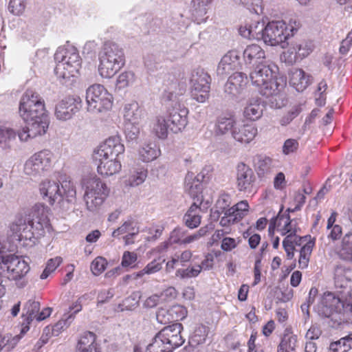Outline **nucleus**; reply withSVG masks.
Returning a JSON list of instances; mask_svg holds the SVG:
<instances>
[{
  "mask_svg": "<svg viewBox=\"0 0 352 352\" xmlns=\"http://www.w3.org/2000/svg\"><path fill=\"white\" fill-rule=\"evenodd\" d=\"M19 114L26 125L18 131L21 141L44 135L49 126L48 114L45 108L44 100L32 90H27L19 104Z\"/></svg>",
  "mask_w": 352,
  "mask_h": 352,
  "instance_id": "nucleus-1",
  "label": "nucleus"
},
{
  "mask_svg": "<svg viewBox=\"0 0 352 352\" xmlns=\"http://www.w3.org/2000/svg\"><path fill=\"white\" fill-rule=\"evenodd\" d=\"M163 98L166 101L173 102V104L168 107V121L170 123V131L177 133L185 129L188 124V109L177 100V95L182 94L177 92L178 82L173 76H168L167 82L164 83Z\"/></svg>",
  "mask_w": 352,
  "mask_h": 352,
  "instance_id": "nucleus-2",
  "label": "nucleus"
},
{
  "mask_svg": "<svg viewBox=\"0 0 352 352\" xmlns=\"http://www.w3.org/2000/svg\"><path fill=\"white\" fill-rule=\"evenodd\" d=\"M315 310L321 317L340 322L342 320V316L347 318L352 317V298L343 300L334 293H324Z\"/></svg>",
  "mask_w": 352,
  "mask_h": 352,
  "instance_id": "nucleus-3",
  "label": "nucleus"
},
{
  "mask_svg": "<svg viewBox=\"0 0 352 352\" xmlns=\"http://www.w3.org/2000/svg\"><path fill=\"white\" fill-rule=\"evenodd\" d=\"M98 72L102 78L113 77L125 64L123 49L117 43L107 42L99 53Z\"/></svg>",
  "mask_w": 352,
  "mask_h": 352,
  "instance_id": "nucleus-4",
  "label": "nucleus"
},
{
  "mask_svg": "<svg viewBox=\"0 0 352 352\" xmlns=\"http://www.w3.org/2000/svg\"><path fill=\"white\" fill-rule=\"evenodd\" d=\"M288 25L283 21H272L269 22L265 28L263 24H260V36L263 40L265 43L271 45L276 46L281 45L282 48H285L289 45L287 40L290 36H293L294 32H296L299 27V23L296 21H294V25Z\"/></svg>",
  "mask_w": 352,
  "mask_h": 352,
  "instance_id": "nucleus-5",
  "label": "nucleus"
},
{
  "mask_svg": "<svg viewBox=\"0 0 352 352\" xmlns=\"http://www.w3.org/2000/svg\"><path fill=\"white\" fill-rule=\"evenodd\" d=\"M54 59L57 63L54 73L58 78L69 79L79 73L81 59L75 47H59L54 54Z\"/></svg>",
  "mask_w": 352,
  "mask_h": 352,
  "instance_id": "nucleus-6",
  "label": "nucleus"
},
{
  "mask_svg": "<svg viewBox=\"0 0 352 352\" xmlns=\"http://www.w3.org/2000/svg\"><path fill=\"white\" fill-rule=\"evenodd\" d=\"M253 85L258 88L260 94L270 97L278 95L284 87L274 79L273 71L269 65L258 64L250 74Z\"/></svg>",
  "mask_w": 352,
  "mask_h": 352,
  "instance_id": "nucleus-7",
  "label": "nucleus"
},
{
  "mask_svg": "<svg viewBox=\"0 0 352 352\" xmlns=\"http://www.w3.org/2000/svg\"><path fill=\"white\" fill-rule=\"evenodd\" d=\"M0 265V274L6 273L7 278L14 281L18 288H23L27 285L28 281L25 277L30 267L25 261L10 254L7 256Z\"/></svg>",
  "mask_w": 352,
  "mask_h": 352,
  "instance_id": "nucleus-8",
  "label": "nucleus"
},
{
  "mask_svg": "<svg viewBox=\"0 0 352 352\" xmlns=\"http://www.w3.org/2000/svg\"><path fill=\"white\" fill-rule=\"evenodd\" d=\"M87 111L92 113L107 111L112 107V96L100 84H95L88 87L86 91Z\"/></svg>",
  "mask_w": 352,
  "mask_h": 352,
  "instance_id": "nucleus-9",
  "label": "nucleus"
},
{
  "mask_svg": "<svg viewBox=\"0 0 352 352\" xmlns=\"http://www.w3.org/2000/svg\"><path fill=\"white\" fill-rule=\"evenodd\" d=\"M84 199L90 211L96 210L104 202L109 194V188L99 178L89 177L85 184Z\"/></svg>",
  "mask_w": 352,
  "mask_h": 352,
  "instance_id": "nucleus-10",
  "label": "nucleus"
},
{
  "mask_svg": "<svg viewBox=\"0 0 352 352\" xmlns=\"http://www.w3.org/2000/svg\"><path fill=\"white\" fill-rule=\"evenodd\" d=\"M210 76L201 67L192 70L189 76L192 98L199 102H205L209 98Z\"/></svg>",
  "mask_w": 352,
  "mask_h": 352,
  "instance_id": "nucleus-11",
  "label": "nucleus"
},
{
  "mask_svg": "<svg viewBox=\"0 0 352 352\" xmlns=\"http://www.w3.org/2000/svg\"><path fill=\"white\" fill-rule=\"evenodd\" d=\"M49 208L43 204H36L28 214H25L27 224L29 226V234H25V238L31 239L35 235L39 236L44 234V230L49 225Z\"/></svg>",
  "mask_w": 352,
  "mask_h": 352,
  "instance_id": "nucleus-12",
  "label": "nucleus"
},
{
  "mask_svg": "<svg viewBox=\"0 0 352 352\" xmlns=\"http://www.w3.org/2000/svg\"><path fill=\"white\" fill-rule=\"evenodd\" d=\"M53 153L47 149L34 153L25 163L24 173L32 177L43 175L52 164Z\"/></svg>",
  "mask_w": 352,
  "mask_h": 352,
  "instance_id": "nucleus-13",
  "label": "nucleus"
},
{
  "mask_svg": "<svg viewBox=\"0 0 352 352\" xmlns=\"http://www.w3.org/2000/svg\"><path fill=\"white\" fill-rule=\"evenodd\" d=\"M79 96H67L60 100L55 109V116L59 120L66 121L72 118L82 107Z\"/></svg>",
  "mask_w": 352,
  "mask_h": 352,
  "instance_id": "nucleus-14",
  "label": "nucleus"
},
{
  "mask_svg": "<svg viewBox=\"0 0 352 352\" xmlns=\"http://www.w3.org/2000/svg\"><path fill=\"white\" fill-rule=\"evenodd\" d=\"M124 151V146L120 142L118 136L110 137L94 151L93 158L94 160H101L102 157H117Z\"/></svg>",
  "mask_w": 352,
  "mask_h": 352,
  "instance_id": "nucleus-15",
  "label": "nucleus"
},
{
  "mask_svg": "<svg viewBox=\"0 0 352 352\" xmlns=\"http://www.w3.org/2000/svg\"><path fill=\"white\" fill-rule=\"evenodd\" d=\"M183 326L181 323H174L164 327L157 334L167 344L169 351H174L176 348L182 346L184 342L181 333Z\"/></svg>",
  "mask_w": 352,
  "mask_h": 352,
  "instance_id": "nucleus-16",
  "label": "nucleus"
},
{
  "mask_svg": "<svg viewBox=\"0 0 352 352\" xmlns=\"http://www.w3.org/2000/svg\"><path fill=\"white\" fill-rule=\"evenodd\" d=\"M256 176L252 169L241 162L236 167V186L239 191L251 193L254 190Z\"/></svg>",
  "mask_w": 352,
  "mask_h": 352,
  "instance_id": "nucleus-17",
  "label": "nucleus"
},
{
  "mask_svg": "<svg viewBox=\"0 0 352 352\" xmlns=\"http://www.w3.org/2000/svg\"><path fill=\"white\" fill-rule=\"evenodd\" d=\"M248 82L247 76L242 72H235L228 79L224 85V92L230 98H234L240 95Z\"/></svg>",
  "mask_w": 352,
  "mask_h": 352,
  "instance_id": "nucleus-18",
  "label": "nucleus"
},
{
  "mask_svg": "<svg viewBox=\"0 0 352 352\" xmlns=\"http://www.w3.org/2000/svg\"><path fill=\"white\" fill-rule=\"evenodd\" d=\"M240 53L236 50L228 52L221 59L217 69V75L225 76L240 66Z\"/></svg>",
  "mask_w": 352,
  "mask_h": 352,
  "instance_id": "nucleus-19",
  "label": "nucleus"
},
{
  "mask_svg": "<svg viewBox=\"0 0 352 352\" xmlns=\"http://www.w3.org/2000/svg\"><path fill=\"white\" fill-rule=\"evenodd\" d=\"M41 194L43 197H47L48 201L53 205L56 201L63 200L62 191L57 182L45 180L41 183L39 186Z\"/></svg>",
  "mask_w": 352,
  "mask_h": 352,
  "instance_id": "nucleus-20",
  "label": "nucleus"
},
{
  "mask_svg": "<svg viewBox=\"0 0 352 352\" xmlns=\"http://www.w3.org/2000/svg\"><path fill=\"white\" fill-rule=\"evenodd\" d=\"M289 84L298 92L303 91L311 83V76L298 68H293L289 72Z\"/></svg>",
  "mask_w": 352,
  "mask_h": 352,
  "instance_id": "nucleus-21",
  "label": "nucleus"
},
{
  "mask_svg": "<svg viewBox=\"0 0 352 352\" xmlns=\"http://www.w3.org/2000/svg\"><path fill=\"white\" fill-rule=\"evenodd\" d=\"M186 311L181 305H174L170 309H160L156 313V318L160 323L166 324L170 320H178L185 317Z\"/></svg>",
  "mask_w": 352,
  "mask_h": 352,
  "instance_id": "nucleus-22",
  "label": "nucleus"
},
{
  "mask_svg": "<svg viewBox=\"0 0 352 352\" xmlns=\"http://www.w3.org/2000/svg\"><path fill=\"white\" fill-rule=\"evenodd\" d=\"M205 177L204 173L195 176L192 173H188L185 177L184 188L192 198H197L202 191V185L201 179H204Z\"/></svg>",
  "mask_w": 352,
  "mask_h": 352,
  "instance_id": "nucleus-23",
  "label": "nucleus"
},
{
  "mask_svg": "<svg viewBox=\"0 0 352 352\" xmlns=\"http://www.w3.org/2000/svg\"><path fill=\"white\" fill-rule=\"evenodd\" d=\"M98 162V172L100 175L105 176L113 175L118 173L121 169L120 162L116 157H104L101 160H95Z\"/></svg>",
  "mask_w": 352,
  "mask_h": 352,
  "instance_id": "nucleus-24",
  "label": "nucleus"
},
{
  "mask_svg": "<svg viewBox=\"0 0 352 352\" xmlns=\"http://www.w3.org/2000/svg\"><path fill=\"white\" fill-rule=\"evenodd\" d=\"M257 129L254 124H243L232 131L233 138L241 143L250 142L256 135Z\"/></svg>",
  "mask_w": 352,
  "mask_h": 352,
  "instance_id": "nucleus-25",
  "label": "nucleus"
},
{
  "mask_svg": "<svg viewBox=\"0 0 352 352\" xmlns=\"http://www.w3.org/2000/svg\"><path fill=\"white\" fill-rule=\"evenodd\" d=\"M245 64H262L261 60L265 58V51L258 45H248L243 53Z\"/></svg>",
  "mask_w": 352,
  "mask_h": 352,
  "instance_id": "nucleus-26",
  "label": "nucleus"
},
{
  "mask_svg": "<svg viewBox=\"0 0 352 352\" xmlns=\"http://www.w3.org/2000/svg\"><path fill=\"white\" fill-rule=\"evenodd\" d=\"M144 112L136 102L127 104L124 107V117L125 123L140 124L143 118Z\"/></svg>",
  "mask_w": 352,
  "mask_h": 352,
  "instance_id": "nucleus-27",
  "label": "nucleus"
},
{
  "mask_svg": "<svg viewBox=\"0 0 352 352\" xmlns=\"http://www.w3.org/2000/svg\"><path fill=\"white\" fill-rule=\"evenodd\" d=\"M212 0H192L190 3V12L192 16L200 23L204 21L208 10V6Z\"/></svg>",
  "mask_w": 352,
  "mask_h": 352,
  "instance_id": "nucleus-28",
  "label": "nucleus"
},
{
  "mask_svg": "<svg viewBox=\"0 0 352 352\" xmlns=\"http://www.w3.org/2000/svg\"><path fill=\"white\" fill-rule=\"evenodd\" d=\"M77 349L79 352H99L96 335L91 331L84 333L78 340Z\"/></svg>",
  "mask_w": 352,
  "mask_h": 352,
  "instance_id": "nucleus-29",
  "label": "nucleus"
},
{
  "mask_svg": "<svg viewBox=\"0 0 352 352\" xmlns=\"http://www.w3.org/2000/svg\"><path fill=\"white\" fill-rule=\"evenodd\" d=\"M147 177V170L144 167H132L129 175L125 180L126 186H138L142 184Z\"/></svg>",
  "mask_w": 352,
  "mask_h": 352,
  "instance_id": "nucleus-30",
  "label": "nucleus"
},
{
  "mask_svg": "<svg viewBox=\"0 0 352 352\" xmlns=\"http://www.w3.org/2000/svg\"><path fill=\"white\" fill-rule=\"evenodd\" d=\"M139 156L144 162L155 160L160 154V150L155 143L150 142L142 145L139 149Z\"/></svg>",
  "mask_w": 352,
  "mask_h": 352,
  "instance_id": "nucleus-31",
  "label": "nucleus"
},
{
  "mask_svg": "<svg viewBox=\"0 0 352 352\" xmlns=\"http://www.w3.org/2000/svg\"><path fill=\"white\" fill-rule=\"evenodd\" d=\"M338 280V276L334 274L336 296L342 298L343 300L352 298V283L344 279V278H341L339 283Z\"/></svg>",
  "mask_w": 352,
  "mask_h": 352,
  "instance_id": "nucleus-32",
  "label": "nucleus"
},
{
  "mask_svg": "<svg viewBox=\"0 0 352 352\" xmlns=\"http://www.w3.org/2000/svg\"><path fill=\"white\" fill-rule=\"evenodd\" d=\"M10 229L12 234H16L19 237H25V234H29V226L27 224L25 215L18 214L14 221L10 224Z\"/></svg>",
  "mask_w": 352,
  "mask_h": 352,
  "instance_id": "nucleus-33",
  "label": "nucleus"
},
{
  "mask_svg": "<svg viewBox=\"0 0 352 352\" xmlns=\"http://www.w3.org/2000/svg\"><path fill=\"white\" fill-rule=\"evenodd\" d=\"M200 208L195 204H192L187 212L184 216V221L189 228H195L201 223L199 215Z\"/></svg>",
  "mask_w": 352,
  "mask_h": 352,
  "instance_id": "nucleus-34",
  "label": "nucleus"
},
{
  "mask_svg": "<svg viewBox=\"0 0 352 352\" xmlns=\"http://www.w3.org/2000/svg\"><path fill=\"white\" fill-rule=\"evenodd\" d=\"M264 106L258 100H252L244 109V116L250 120H256L263 115Z\"/></svg>",
  "mask_w": 352,
  "mask_h": 352,
  "instance_id": "nucleus-35",
  "label": "nucleus"
},
{
  "mask_svg": "<svg viewBox=\"0 0 352 352\" xmlns=\"http://www.w3.org/2000/svg\"><path fill=\"white\" fill-rule=\"evenodd\" d=\"M254 163L258 177H265L270 173L272 168V160L264 155H257Z\"/></svg>",
  "mask_w": 352,
  "mask_h": 352,
  "instance_id": "nucleus-36",
  "label": "nucleus"
},
{
  "mask_svg": "<svg viewBox=\"0 0 352 352\" xmlns=\"http://www.w3.org/2000/svg\"><path fill=\"white\" fill-rule=\"evenodd\" d=\"M39 310L40 303L34 300H29L24 305L22 317L25 318L27 324H30L36 318Z\"/></svg>",
  "mask_w": 352,
  "mask_h": 352,
  "instance_id": "nucleus-37",
  "label": "nucleus"
},
{
  "mask_svg": "<svg viewBox=\"0 0 352 352\" xmlns=\"http://www.w3.org/2000/svg\"><path fill=\"white\" fill-rule=\"evenodd\" d=\"M297 344V336L292 333H285L278 346L277 352H294Z\"/></svg>",
  "mask_w": 352,
  "mask_h": 352,
  "instance_id": "nucleus-38",
  "label": "nucleus"
},
{
  "mask_svg": "<svg viewBox=\"0 0 352 352\" xmlns=\"http://www.w3.org/2000/svg\"><path fill=\"white\" fill-rule=\"evenodd\" d=\"M230 197L228 195H223L217 201L215 207L211 209V216L213 219H217L220 215L229 210Z\"/></svg>",
  "mask_w": 352,
  "mask_h": 352,
  "instance_id": "nucleus-39",
  "label": "nucleus"
},
{
  "mask_svg": "<svg viewBox=\"0 0 352 352\" xmlns=\"http://www.w3.org/2000/svg\"><path fill=\"white\" fill-rule=\"evenodd\" d=\"M352 348V334L340 338L336 342H333L329 346L332 352H346Z\"/></svg>",
  "mask_w": 352,
  "mask_h": 352,
  "instance_id": "nucleus-40",
  "label": "nucleus"
},
{
  "mask_svg": "<svg viewBox=\"0 0 352 352\" xmlns=\"http://www.w3.org/2000/svg\"><path fill=\"white\" fill-rule=\"evenodd\" d=\"M276 220L278 221V226H281L282 222L284 223L283 234H285L287 233H294L295 234L298 230H299L296 222H294L293 220H291L288 214L285 215L279 213L276 217Z\"/></svg>",
  "mask_w": 352,
  "mask_h": 352,
  "instance_id": "nucleus-41",
  "label": "nucleus"
},
{
  "mask_svg": "<svg viewBox=\"0 0 352 352\" xmlns=\"http://www.w3.org/2000/svg\"><path fill=\"white\" fill-rule=\"evenodd\" d=\"M235 120L233 117H220L219 118L217 123V131L219 134H226L236 128Z\"/></svg>",
  "mask_w": 352,
  "mask_h": 352,
  "instance_id": "nucleus-42",
  "label": "nucleus"
},
{
  "mask_svg": "<svg viewBox=\"0 0 352 352\" xmlns=\"http://www.w3.org/2000/svg\"><path fill=\"white\" fill-rule=\"evenodd\" d=\"M314 245V242L309 241L303 245L301 248L298 259V265L300 268L305 269L307 267Z\"/></svg>",
  "mask_w": 352,
  "mask_h": 352,
  "instance_id": "nucleus-43",
  "label": "nucleus"
},
{
  "mask_svg": "<svg viewBox=\"0 0 352 352\" xmlns=\"http://www.w3.org/2000/svg\"><path fill=\"white\" fill-rule=\"evenodd\" d=\"M61 191L63 199H65L67 201H72L76 195V188L73 182L69 177H66L61 182Z\"/></svg>",
  "mask_w": 352,
  "mask_h": 352,
  "instance_id": "nucleus-44",
  "label": "nucleus"
},
{
  "mask_svg": "<svg viewBox=\"0 0 352 352\" xmlns=\"http://www.w3.org/2000/svg\"><path fill=\"white\" fill-rule=\"evenodd\" d=\"M153 130L159 138L165 139L167 138L168 130H170V123L164 117H157Z\"/></svg>",
  "mask_w": 352,
  "mask_h": 352,
  "instance_id": "nucleus-45",
  "label": "nucleus"
},
{
  "mask_svg": "<svg viewBox=\"0 0 352 352\" xmlns=\"http://www.w3.org/2000/svg\"><path fill=\"white\" fill-rule=\"evenodd\" d=\"M312 44L310 42H302L300 43L293 44L291 48V56L294 55V58H296V54L299 56L305 57L308 56L312 51Z\"/></svg>",
  "mask_w": 352,
  "mask_h": 352,
  "instance_id": "nucleus-46",
  "label": "nucleus"
},
{
  "mask_svg": "<svg viewBox=\"0 0 352 352\" xmlns=\"http://www.w3.org/2000/svg\"><path fill=\"white\" fill-rule=\"evenodd\" d=\"M167 344L162 340L159 335L157 333L153 338L152 342L150 343L146 349V352H173V351H169Z\"/></svg>",
  "mask_w": 352,
  "mask_h": 352,
  "instance_id": "nucleus-47",
  "label": "nucleus"
},
{
  "mask_svg": "<svg viewBox=\"0 0 352 352\" xmlns=\"http://www.w3.org/2000/svg\"><path fill=\"white\" fill-rule=\"evenodd\" d=\"M202 267L197 265L192 267H188L186 269H178L176 271L175 275L182 279L190 278L197 276L201 272Z\"/></svg>",
  "mask_w": 352,
  "mask_h": 352,
  "instance_id": "nucleus-48",
  "label": "nucleus"
},
{
  "mask_svg": "<svg viewBox=\"0 0 352 352\" xmlns=\"http://www.w3.org/2000/svg\"><path fill=\"white\" fill-rule=\"evenodd\" d=\"M165 261V259H154L149 263H148L143 270L139 272V276H144V274H152L156 273L162 270V263Z\"/></svg>",
  "mask_w": 352,
  "mask_h": 352,
  "instance_id": "nucleus-49",
  "label": "nucleus"
},
{
  "mask_svg": "<svg viewBox=\"0 0 352 352\" xmlns=\"http://www.w3.org/2000/svg\"><path fill=\"white\" fill-rule=\"evenodd\" d=\"M341 252L346 255V258L352 261V230L342 238Z\"/></svg>",
  "mask_w": 352,
  "mask_h": 352,
  "instance_id": "nucleus-50",
  "label": "nucleus"
},
{
  "mask_svg": "<svg viewBox=\"0 0 352 352\" xmlns=\"http://www.w3.org/2000/svg\"><path fill=\"white\" fill-rule=\"evenodd\" d=\"M135 80L134 73L132 72H124L121 73L116 83V89H121L126 87L130 83L133 82Z\"/></svg>",
  "mask_w": 352,
  "mask_h": 352,
  "instance_id": "nucleus-51",
  "label": "nucleus"
},
{
  "mask_svg": "<svg viewBox=\"0 0 352 352\" xmlns=\"http://www.w3.org/2000/svg\"><path fill=\"white\" fill-rule=\"evenodd\" d=\"M124 133L128 142L136 141L140 133V124L125 123Z\"/></svg>",
  "mask_w": 352,
  "mask_h": 352,
  "instance_id": "nucleus-52",
  "label": "nucleus"
},
{
  "mask_svg": "<svg viewBox=\"0 0 352 352\" xmlns=\"http://www.w3.org/2000/svg\"><path fill=\"white\" fill-rule=\"evenodd\" d=\"M26 8V0H10L8 10L15 16H21L23 14Z\"/></svg>",
  "mask_w": 352,
  "mask_h": 352,
  "instance_id": "nucleus-53",
  "label": "nucleus"
},
{
  "mask_svg": "<svg viewBox=\"0 0 352 352\" xmlns=\"http://www.w3.org/2000/svg\"><path fill=\"white\" fill-rule=\"evenodd\" d=\"M334 274L338 276V279L340 280L341 278H344L352 283V268L347 267L344 265H338L334 269ZM340 280H338L339 283Z\"/></svg>",
  "mask_w": 352,
  "mask_h": 352,
  "instance_id": "nucleus-54",
  "label": "nucleus"
},
{
  "mask_svg": "<svg viewBox=\"0 0 352 352\" xmlns=\"http://www.w3.org/2000/svg\"><path fill=\"white\" fill-rule=\"evenodd\" d=\"M260 25V23L258 22L257 25L255 27H252L250 25L248 28L246 26L240 27L239 32V34L244 38H259L260 36V30L257 31L258 26Z\"/></svg>",
  "mask_w": 352,
  "mask_h": 352,
  "instance_id": "nucleus-55",
  "label": "nucleus"
},
{
  "mask_svg": "<svg viewBox=\"0 0 352 352\" xmlns=\"http://www.w3.org/2000/svg\"><path fill=\"white\" fill-rule=\"evenodd\" d=\"M16 132L11 128L6 126H0V144L6 145L12 140L16 138Z\"/></svg>",
  "mask_w": 352,
  "mask_h": 352,
  "instance_id": "nucleus-56",
  "label": "nucleus"
},
{
  "mask_svg": "<svg viewBox=\"0 0 352 352\" xmlns=\"http://www.w3.org/2000/svg\"><path fill=\"white\" fill-rule=\"evenodd\" d=\"M107 262L102 256L96 258L91 264V270L94 275L100 274L106 268Z\"/></svg>",
  "mask_w": 352,
  "mask_h": 352,
  "instance_id": "nucleus-57",
  "label": "nucleus"
},
{
  "mask_svg": "<svg viewBox=\"0 0 352 352\" xmlns=\"http://www.w3.org/2000/svg\"><path fill=\"white\" fill-rule=\"evenodd\" d=\"M223 214L224 216L222 217L220 220V225L223 227L228 226L230 224H233L241 219V216L239 215L236 217L234 214L231 213V210L230 209Z\"/></svg>",
  "mask_w": 352,
  "mask_h": 352,
  "instance_id": "nucleus-58",
  "label": "nucleus"
},
{
  "mask_svg": "<svg viewBox=\"0 0 352 352\" xmlns=\"http://www.w3.org/2000/svg\"><path fill=\"white\" fill-rule=\"evenodd\" d=\"M186 235V231L181 228H175L170 233L168 240L172 244H184L183 239Z\"/></svg>",
  "mask_w": 352,
  "mask_h": 352,
  "instance_id": "nucleus-59",
  "label": "nucleus"
},
{
  "mask_svg": "<svg viewBox=\"0 0 352 352\" xmlns=\"http://www.w3.org/2000/svg\"><path fill=\"white\" fill-rule=\"evenodd\" d=\"M73 314H71L68 316L66 317L65 319L60 320L58 322H56L52 329V334L54 336H58L59 333L65 328H67L69 324H70V322H68V320L72 318Z\"/></svg>",
  "mask_w": 352,
  "mask_h": 352,
  "instance_id": "nucleus-60",
  "label": "nucleus"
},
{
  "mask_svg": "<svg viewBox=\"0 0 352 352\" xmlns=\"http://www.w3.org/2000/svg\"><path fill=\"white\" fill-rule=\"evenodd\" d=\"M248 207L249 206L246 201H241L229 209L231 210V213L234 214L236 217L240 215L241 219H243L248 210Z\"/></svg>",
  "mask_w": 352,
  "mask_h": 352,
  "instance_id": "nucleus-61",
  "label": "nucleus"
},
{
  "mask_svg": "<svg viewBox=\"0 0 352 352\" xmlns=\"http://www.w3.org/2000/svg\"><path fill=\"white\" fill-rule=\"evenodd\" d=\"M298 148V142L295 139H287L285 141L283 146V153L285 155H289L297 151Z\"/></svg>",
  "mask_w": 352,
  "mask_h": 352,
  "instance_id": "nucleus-62",
  "label": "nucleus"
},
{
  "mask_svg": "<svg viewBox=\"0 0 352 352\" xmlns=\"http://www.w3.org/2000/svg\"><path fill=\"white\" fill-rule=\"evenodd\" d=\"M276 299L280 302H287L293 296V291L292 289L286 288L285 290L278 289L275 292Z\"/></svg>",
  "mask_w": 352,
  "mask_h": 352,
  "instance_id": "nucleus-63",
  "label": "nucleus"
},
{
  "mask_svg": "<svg viewBox=\"0 0 352 352\" xmlns=\"http://www.w3.org/2000/svg\"><path fill=\"white\" fill-rule=\"evenodd\" d=\"M162 302H163V300L160 294H153L146 299L144 302V307L146 308H153Z\"/></svg>",
  "mask_w": 352,
  "mask_h": 352,
  "instance_id": "nucleus-64",
  "label": "nucleus"
}]
</instances>
